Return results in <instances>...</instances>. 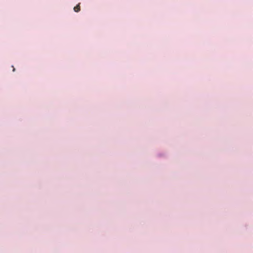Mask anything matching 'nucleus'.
<instances>
[{"label":"nucleus","instance_id":"nucleus-1","mask_svg":"<svg viewBox=\"0 0 253 253\" xmlns=\"http://www.w3.org/2000/svg\"><path fill=\"white\" fill-rule=\"evenodd\" d=\"M80 3L77 4L76 6L74 7V10L75 12H78L80 10Z\"/></svg>","mask_w":253,"mask_h":253},{"label":"nucleus","instance_id":"nucleus-2","mask_svg":"<svg viewBox=\"0 0 253 253\" xmlns=\"http://www.w3.org/2000/svg\"><path fill=\"white\" fill-rule=\"evenodd\" d=\"M15 68H13V71H15Z\"/></svg>","mask_w":253,"mask_h":253}]
</instances>
